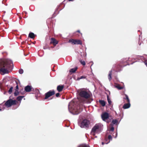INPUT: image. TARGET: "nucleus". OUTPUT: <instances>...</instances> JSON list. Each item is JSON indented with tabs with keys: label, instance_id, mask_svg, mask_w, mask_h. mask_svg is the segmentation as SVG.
Returning <instances> with one entry per match:
<instances>
[{
	"label": "nucleus",
	"instance_id": "obj_42",
	"mask_svg": "<svg viewBox=\"0 0 147 147\" xmlns=\"http://www.w3.org/2000/svg\"><path fill=\"white\" fill-rule=\"evenodd\" d=\"M72 79V78H71L70 80H71Z\"/></svg>",
	"mask_w": 147,
	"mask_h": 147
},
{
	"label": "nucleus",
	"instance_id": "obj_31",
	"mask_svg": "<svg viewBox=\"0 0 147 147\" xmlns=\"http://www.w3.org/2000/svg\"><path fill=\"white\" fill-rule=\"evenodd\" d=\"M69 43H71L72 44L74 43V40L73 39H70L69 41Z\"/></svg>",
	"mask_w": 147,
	"mask_h": 147
},
{
	"label": "nucleus",
	"instance_id": "obj_38",
	"mask_svg": "<svg viewBox=\"0 0 147 147\" xmlns=\"http://www.w3.org/2000/svg\"><path fill=\"white\" fill-rule=\"evenodd\" d=\"M77 32H78L79 33H80V31L79 30H78L76 31Z\"/></svg>",
	"mask_w": 147,
	"mask_h": 147
},
{
	"label": "nucleus",
	"instance_id": "obj_10",
	"mask_svg": "<svg viewBox=\"0 0 147 147\" xmlns=\"http://www.w3.org/2000/svg\"><path fill=\"white\" fill-rule=\"evenodd\" d=\"M122 63H121V64L119 65H116L115 66V68L117 69V70H119L120 67H123L126 65V64H123V65H121Z\"/></svg>",
	"mask_w": 147,
	"mask_h": 147
},
{
	"label": "nucleus",
	"instance_id": "obj_35",
	"mask_svg": "<svg viewBox=\"0 0 147 147\" xmlns=\"http://www.w3.org/2000/svg\"><path fill=\"white\" fill-rule=\"evenodd\" d=\"M144 63H145V64L146 65V66L147 67V60H145L144 61Z\"/></svg>",
	"mask_w": 147,
	"mask_h": 147
},
{
	"label": "nucleus",
	"instance_id": "obj_29",
	"mask_svg": "<svg viewBox=\"0 0 147 147\" xmlns=\"http://www.w3.org/2000/svg\"><path fill=\"white\" fill-rule=\"evenodd\" d=\"M14 94L15 96H17L19 94V92H18V91L15 90V91L14 92Z\"/></svg>",
	"mask_w": 147,
	"mask_h": 147
},
{
	"label": "nucleus",
	"instance_id": "obj_32",
	"mask_svg": "<svg viewBox=\"0 0 147 147\" xmlns=\"http://www.w3.org/2000/svg\"><path fill=\"white\" fill-rule=\"evenodd\" d=\"M114 128L113 127H111L110 128V131H114Z\"/></svg>",
	"mask_w": 147,
	"mask_h": 147
},
{
	"label": "nucleus",
	"instance_id": "obj_8",
	"mask_svg": "<svg viewBox=\"0 0 147 147\" xmlns=\"http://www.w3.org/2000/svg\"><path fill=\"white\" fill-rule=\"evenodd\" d=\"M101 117L103 121L107 119L109 117V114L107 112H105L101 115Z\"/></svg>",
	"mask_w": 147,
	"mask_h": 147
},
{
	"label": "nucleus",
	"instance_id": "obj_1",
	"mask_svg": "<svg viewBox=\"0 0 147 147\" xmlns=\"http://www.w3.org/2000/svg\"><path fill=\"white\" fill-rule=\"evenodd\" d=\"M12 62L9 60H0V73L3 75L9 73L13 69Z\"/></svg>",
	"mask_w": 147,
	"mask_h": 147
},
{
	"label": "nucleus",
	"instance_id": "obj_40",
	"mask_svg": "<svg viewBox=\"0 0 147 147\" xmlns=\"http://www.w3.org/2000/svg\"><path fill=\"white\" fill-rule=\"evenodd\" d=\"M102 145H103L105 144V143L104 142H102Z\"/></svg>",
	"mask_w": 147,
	"mask_h": 147
},
{
	"label": "nucleus",
	"instance_id": "obj_36",
	"mask_svg": "<svg viewBox=\"0 0 147 147\" xmlns=\"http://www.w3.org/2000/svg\"><path fill=\"white\" fill-rule=\"evenodd\" d=\"M59 93H58L56 94V96L57 97H58L59 96Z\"/></svg>",
	"mask_w": 147,
	"mask_h": 147
},
{
	"label": "nucleus",
	"instance_id": "obj_18",
	"mask_svg": "<svg viewBox=\"0 0 147 147\" xmlns=\"http://www.w3.org/2000/svg\"><path fill=\"white\" fill-rule=\"evenodd\" d=\"M112 75V71L111 70L109 72V74L108 76V79L110 81L111 80L112 77L111 75Z\"/></svg>",
	"mask_w": 147,
	"mask_h": 147
},
{
	"label": "nucleus",
	"instance_id": "obj_34",
	"mask_svg": "<svg viewBox=\"0 0 147 147\" xmlns=\"http://www.w3.org/2000/svg\"><path fill=\"white\" fill-rule=\"evenodd\" d=\"M18 85H17L16 86V90L18 91Z\"/></svg>",
	"mask_w": 147,
	"mask_h": 147
},
{
	"label": "nucleus",
	"instance_id": "obj_7",
	"mask_svg": "<svg viewBox=\"0 0 147 147\" xmlns=\"http://www.w3.org/2000/svg\"><path fill=\"white\" fill-rule=\"evenodd\" d=\"M55 92L54 90L50 91L45 94V99H47L50 96L55 94Z\"/></svg>",
	"mask_w": 147,
	"mask_h": 147
},
{
	"label": "nucleus",
	"instance_id": "obj_14",
	"mask_svg": "<svg viewBox=\"0 0 147 147\" xmlns=\"http://www.w3.org/2000/svg\"><path fill=\"white\" fill-rule=\"evenodd\" d=\"M127 103L123 105V108L124 109H126L129 108L130 106V102H127Z\"/></svg>",
	"mask_w": 147,
	"mask_h": 147
},
{
	"label": "nucleus",
	"instance_id": "obj_26",
	"mask_svg": "<svg viewBox=\"0 0 147 147\" xmlns=\"http://www.w3.org/2000/svg\"><path fill=\"white\" fill-rule=\"evenodd\" d=\"M118 122V121L116 119H113L112 121V123L113 124H117Z\"/></svg>",
	"mask_w": 147,
	"mask_h": 147
},
{
	"label": "nucleus",
	"instance_id": "obj_4",
	"mask_svg": "<svg viewBox=\"0 0 147 147\" xmlns=\"http://www.w3.org/2000/svg\"><path fill=\"white\" fill-rule=\"evenodd\" d=\"M16 101L15 100L10 99L7 100L5 103V105L7 107H9L13 105H16Z\"/></svg>",
	"mask_w": 147,
	"mask_h": 147
},
{
	"label": "nucleus",
	"instance_id": "obj_12",
	"mask_svg": "<svg viewBox=\"0 0 147 147\" xmlns=\"http://www.w3.org/2000/svg\"><path fill=\"white\" fill-rule=\"evenodd\" d=\"M58 41L54 38H52L51 39L50 43H52L53 45H56L58 43Z\"/></svg>",
	"mask_w": 147,
	"mask_h": 147
},
{
	"label": "nucleus",
	"instance_id": "obj_6",
	"mask_svg": "<svg viewBox=\"0 0 147 147\" xmlns=\"http://www.w3.org/2000/svg\"><path fill=\"white\" fill-rule=\"evenodd\" d=\"M74 106V101L72 100L70 102L69 104L68 105V109L69 112L72 113V114L73 113V110L74 109L73 108V107Z\"/></svg>",
	"mask_w": 147,
	"mask_h": 147
},
{
	"label": "nucleus",
	"instance_id": "obj_2",
	"mask_svg": "<svg viewBox=\"0 0 147 147\" xmlns=\"http://www.w3.org/2000/svg\"><path fill=\"white\" fill-rule=\"evenodd\" d=\"M90 123V121L86 119L83 120L81 122H78L79 125L82 128H88Z\"/></svg>",
	"mask_w": 147,
	"mask_h": 147
},
{
	"label": "nucleus",
	"instance_id": "obj_39",
	"mask_svg": "<svg viewBox=\"0 0 147 147\" xmlns=\"http://www.w3.org/2000/svg\"><path fill=\"white\" fill-rule=\"evenodd\" d=\"M4 109H0V111H1L2 110H3Z\"/></svg>",
	"mask_w": 147,
	"mask_h": 147
},
{
	"label": "nucleus",
	"instance_id": "obj_19",
	"mask_svg": "<svg viewBox=\"0 0 147 147\" xmlns=\"http://www.w3.org/2000/svg\"><path fill=\"white\" fill-rule=\"evenodd\" d=\"M29 37L32 38H33L35 37L34 34L32 32H30L29 34Z\"/></svg>",
	"mask_w": 147,
	"mask_h": 147
},
{
	"label": "nucleus",
	"instance_id": "obj_3",
	"mask_svg": "<svg viewBox=\"0 0 147 147\" xmlns=\"http://www.w3.org/2000/svg\"><path fill=\"white\" fill-rule=\"evenodd\" d=\"M79 95L80 96L85 99H88L90 97L89 94L86 91L84 90H80L79 91Z\"/></svg>",
	"mask_w": 147,
	"mask_h": 147
},
{
	"label": "nucleus",
	"instance_id": "obj_30",
	"mask_svg": "<svg viewBox=\"0 0 147 147\" xmlns=\"http://www.w3.org/2000/svg\"><path fill=\"white\" fill-rule=\"evenodd\" d=\"M80 113V111L79 110H77V111H75V112H74V115H77L79 113Z\"/></svg>",
	"mask_w": 147,
	"mask_h": 147
},
{
	"label": "nucleus",
	"instance_id": "obj_9",
	"mask_svg": "<svg viewBox=\"0 0 147 147\" xmlns=\"http://www.w3.org/2000/svg\"><path fill=\"white\" fill-rule=\"evenodd\" d=\"M112 140V137L111 135H109L108 136L107 138H105V143L106 144H107L110 142L111 140Z\"/></svg>",
	"mask_w": 147,
	"mask_h": 147
},
{
	"label": "nucleus",
	"instance_id": "obj_37",
	"mask_svg": "<svg viewBox=\"0 0 147 147\" xmlns=\"http://www.w3.org/2000/svg\"><path fill=\"white\" fill-rule=\"evenodd\" d=\"M78 147H87L86 146H80Z\"/></svg>",
	"mask_w": 147,
	"mask_h": 147
},
{
	"label": "nucleus",
	"instance_id": "obj_20",
	"mask_svg": "<svg viewBox=\"0 0 147 147\" xmlns=\"http://www.w3.org/2000/svg\"><path fill=\"white\" fill-rule=\"evenodd\" d=\"M79 61L80 62V63L83 66L85 65L86 63L82 59H79Z\"/></svg>",
	"mask_w": 147,
	"mask_h": 147
},
{
	"label": "nucleus",
	"instance_id": "obj_28",
	"mask_svg": "<svg viewBox=\"0 0 147 147\" xmlns=\"http://www.w3.org/2000/svg\"><path fill=\"white\" fill-rule=\"evenodd\" d=\"M23 72H24V71L22 69H20L19 70V72L20 74H22L23 73Z\"/></svg>",
	"mask_w": 147,
	"mask_h": 147
},
{
	"label": "nucleus",
	"instance_id": "obj_33",
	"mask_svg": "<svg viewBox=\"0 0 147 147\" xmlns=\"http://www.w3.org/2000/svg\"><path fill=\"white\" fill-rule=\"evenodd\" d=\"M78 67H76L74 68V73L78 69Z\"/></svg>",
	"mask_w": 147,
	"mask_h": 147
},
{
	"label": "nucleus",
	"instance_id": "obj_25",
	"mask_svg": "<svg viewBox=\"0 0 147 147\" xmlns=\"http://www.w3.org/2000/svg\"><path fill=\"white\" fill-rule=\"evenodd\" d=\"M24 97V96H19L17 98V100L18 101H20L22 100V99Z\"/></svg>",
	"mask_w": 147,
	"mask_h": 147
},
{
	"label": "nucleus",
	"instance_id": "obj_24",
	"mask_svg": "<svg viewBox=\"0 0 147 147\" xmlns=\"http://www.w3.org/2000/svg\"><path fill=\"white\" fill-rule=\"evenodd\" d=\"M74 73V69L72 68L69 70V75L72 74V76H73V73Z\"/></svg>",
	"mask_w": 147,
	"mask_h": 147
},
{
	"label": "nucleus",
	"instance_id": "obj_22",
	"mask_svg": "<svg viewBox=\"0 0 147 147\" xmlns=\"http://www.w3.org/2000/svg\"><path fill=\"white\" fill-rule=\"evenodd\" d=\"M107 98L108 102L109 103V105H111L112 102H111V99L109 98V96L108 95H107Z\"/></svg>",
	"mask_w": 147,
	"mask_h": 147
},
{
	"label": "nucleus",
	"instance_id": "obj_27",
	"mask_svg": "<svg viewBox=\"0 0 147 147\" xmlns=\"http://www.w3.org/2000/svg\"><path fill=\"white\" fill-rule=\"evenodd\" d=\"M13 87H11L9 88V89L8 90V92H9V94H11L12 93V90H13Z\"/></svg>",
	"mask_w": 147,
	"mask_h": 147
},
{
	"label": "nucleus",
	"instance_id": "obj_41",
	"mask_svg": "<svg viewBox=\"0 0 147 147\" xmlns=\"http://www.w3.org/2000/svg\"><path fill=\"white\" fill-rule=\"evenodd\" d=\"M68 1H73V0H68Z\"/></svg>",
	"mask_w": 147,
	"mask_h": 147
},
{
	"label": "nucleus",
	"instance_id": "obj_5",
	"mask_svg": "<svg viewBox=\"0 0 147 147\" xmlns=\"http://www.w3.org/2000/svg\"><path fill=\"white\" fill-rule=\"evenodd\" d=\"M99 127L100 126L99 124H96L92 129L91 132V134L94 136L95 135V133L99 129Z\"/></svg>",
	"mask_w": 147,
	"mask_h": 147
},
{
	"label": "nucleus",
	"instance_id": "obj_17",
	"mask_svg": "<svg viewBox=\"0 0 147 147\" xmlns=\"http://www.w3.org/2000/svg\"><path fill=\"white\" fill-rule=\"evenodd\" d=\"M63 88V86H61L59 85V86H57V90L59 92H61Z\"/></svg>",
	"mask_w": 147,
	"mask_h": 147
},
{
	"label": "nucleus",
	"instance_id": "obj_11",
	"mask_svg": "<svg viewBox=\"0 0 147 147\" xmlns=\"http://www.w3.org/2000/svg\"><path fill=\"white\" fill-rule=\"evenodd\" d=\"M82 40L78 39H74V45H82Z\"/></svg>",
	"mask_w": 147,
	"mask_h": 147
},
{
	"label": "nucleus",
	"instance_id": "obj_15",
	"mask_svg": "<svg viewBox=\"0 0 147 147\" xmlns=\"http://www.w3.org/2000/svg\"><path fill=\"white\" fill-rule=\"evenodd\" d=\"M125 97L123 98L124 100H126V101L125 102H130V100L128 96L126 94H125Z\"/></svg>",
	"mask_w": 147,
	"mask_h": 147
},
{
	"label": "nucleus",
	"instance_id": "obj_16",
	"mask_svg": "<svg viewBox=\"0 0 147 147\" xmlns=\"http://www.w3.org/2000/svg\"><path fill=\"white\" fill-rule=\"evenodd\" d=\"M99 103L102 105L103 107H104L106 103L103 100H99Z\"/></svg>",
	"mask_w": 147,
	"mask_h": 147
},
{
	"label": "nucleus",
	"instance_id": "obj_23",
	"mask_svg": "<svg viewBox=\"0 0 147 147\" xmlns=\"http://www.w3.org/2000/svg\"><path fill=\"white\" fill-rule=\"evenodd\" d=\"M115 88H117L119 90H121L123 89V87L121 86L119 84L115 86Z\"/></svg>",
	"mask_w": 147,
	"mask_h": 147
},
{
	"label": "nucleus",
	"instance_id": "obj_21",
	"mask_svg": "<svg viewBox=\"0 0 147 147\" xmlns=\"http://www.w3.org/2000/svg\"><path fill=\"white\" fill-rule=\"evenodd\" d=\"M86 78V77L84 76H82L80 78L78 77L77 79H76L74 77V79L75 80H79L80 79H85Z\"/></svg>",
	"mask_w": 147,
	"mask_h": 147
},
{
	"label": "nucleus",
	"instance_id": "obj_13",
	"mask_svg": "<svg viewBox=\"0 0 147 147\" xmlns=\"http://www.w3.org/2000/svg\"><path fill=\"white\" fill-rule=\"evenodd\" d=\"M32 89V87L31 86L29 85L26 86L24 88L26 92H30L31 90Z\"/></svg>",
	"mask_w": 147,
	"mask_h": 147
}]
</instances>
